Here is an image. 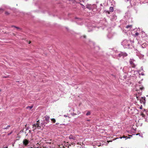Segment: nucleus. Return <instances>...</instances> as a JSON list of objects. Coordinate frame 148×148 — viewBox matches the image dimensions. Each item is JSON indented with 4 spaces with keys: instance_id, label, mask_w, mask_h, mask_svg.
Returning a JSON list of instances; mask_svg holds the SVG:
<instances>
[{
    "instance_id": "nucleus-1",
    "label": "nucleus",
    "mask_w": 148,
    "mask_h": 148,
    "mask_svg": "<svg viewBox=\"0 0 148 148\" xmlns=\"http://www.w3.org/2000/svg\"><path fill=\"white\" fill-rule=\"evenodd\" d=\"M40 122L39 120L36 123H35L33 125L32 128L34 130H36L37 128L38 129H39L40 128V127L39 126Z\"/></svg>"
},
{
    "instance_id": "nucleus-2",
    "label": "nucleus",
    "mask_w": 148,
    "mask_h": 148,
    "mask_svg": "<svg viewBox=\"0 0 148 148\" xmlns=\"http://www.w3.org/2000/svg\"><path fill=\"white\" fill-rule=\"evenodd\" d=\"M45 120L46 121V122H45L41 123V124L42 125V126H45L46 124L49 123V119L50 117L49 116L46 115L45 116Z\"/></svg>"
},
{
    "instance_id": "nucleus-3",
    "label": "nucleus",
    "mask_w": 148,
    "mask_h": 148,
    "mask_svg": "<svg viewBox=\"0 0 148 148\" xmlns=\"http://www.w3.org/2000/svg\"><path fill=\"white\" fill-rule=\"evenodd\" d=\"M29 141L26 139H25L23 141V144L25 146H27L29 143Z\"/></svg>"
},
{
    "instance_id": "nucleus-4",
    "label": "nucleus",
    "mask_w": 148,
    "mask_h": 148,
    "mask_svg": "<svg viewBox=\"0 0 148 148\" xmlns=\"http://www.w3.org/2000/svg\"><path fill=\"white\" fill-rule=\"evenodd\" d=\"M130 63L132 67L134 68L136 66V65L134 63V61L132 60H130Z\"/></svg>"
},
{
    "instance_id": "nucleus-5",
    "label": "nucleus",
    "mask_w": 148,
    "mask_h": 148,
    "mask_svg": "<svg viewBox=\"0 0 148 148\" xmlns=\"http://www.w3.org/2000/svg\"><path fill=\"white\" fill-rule=\"evenodd\" d=\"M69 138L70 139H72L74 140L75 139V137L71 134L69 136Z\"/></svg>"
},
{
    "instance_id": "nucleus-6",
    "label": "nucleus",
    "mask_w": 148,
    "mask_h": 148,
    "mask_svg": "<svg viewBox=\"0 0 148 148\" xmlns=\"http://www.w3.org/2000/svg\"><path fill=\"white\" fill-rule=\"evenodd\" d=\"M132 27V25H129L127 26L126 28L127 29H129L128 30H129Z\"/></svg>"
},
{
    "instance_id": "nucleus-7",
    "label": "nucleus",
    "mask_w": 148,
    "mask_h": 148,
    "mask_svg": "<svg viewBox=\"0 0 148 148\" xmlns=\"http://www.w3.org/2000/svg\"><path fill=\"white\" fill-rule=\"evenodd\" d=\"M63 144H64V145L66 147L69 145L68 143V142H66L65 141L63 142Z\"/></svg>"
},
{
    "instance_id": "nucleus-8",
    "label": "nucleus",
    "mask_w": 148,
    "mask_h": 148,
    "mask_svg": "<svg viewBox=\"0 0 148 148\" xmlns=\"http://www.w3.org/2000/svg\"><path fill=\"white\" fill-rule=\"evenodd\" d=\"M142 98V101H143V103H145V98L144 97H142L141 98Z\"/></svg>"
},
{
    "instance_id": "nucleus-9",
    "label": "nucleus",
    "mask_w": 148,
    "mask_h": 148,
    "mask_svg": "<svg viewBox=\"0 0 148 148\" xmlns=\"http://www.w3.org/2000/svg\"><path fill=\"white\" fill-rule=\"evenodd\" d=\"M110 11L111 12H112L114 11V8L112 7H110Z\"/></svg>"
},
{
    "instance_id": "nucleus-10",
    "label": "nucleus",
    "mask_w": 148,
    "mask_h": 148,
    "mask_svg": "<svg viewBox=\"0 0 148 148\" xmlns=\"http://www.w3.org/2000/svg\"><path fill=\"white\" fill-rule=\"evenodd\" d=\"M33 107V106H27V107H26V108L27 109H29L30 110H31V109H32V108Z\"/></svg>"
},
{
    "instance_id": "nucleus-11",
    "label": "nucleus",
    "mask_w": 148,
    "mask_h": 148,
    "mask_svg": "<svg viewBox=\"0 0 148 148\" xmlns=\"http://www.w3.org/2000/svg\"><path fill=\"white\" fill-rule=\"evenodd\" d=\"M11 27H14L15 28H16V29H21L19 28V27H16L15 26H14V25H12L11 26Z\"/></svg>"
},
{
    "instance_id": "nucleus-12",
    "label": "nucleus",
    "mask_w": 148,
    "mask_h": 148,
    "mask_svg": "<svg viewBox=\"0 0 148 148\" xmlns=\"http://www.w3.org/2000/svg\"><path fill=\"white\" fill-rule=\"evenodd\" d=\"M51 120L52 121L53 123H55L56 122V120L55 119H53V118L51 119Z\"/></svg>"
},
{
    "instance_id": "nucleus-13",
    "label": "nucleus",
    "mask_w": 148,
    "mask_h": 148,
    "mask_svg": "<svg viewBox=\"0 0 148 148\" xmlns=\"http://www.w3.org/2000/svg\"><path fill=\"white\" fill-rule=\"evenodd\" d=\"M90 112L89 111H88L87 112V113L86 114V116H89L90 115Z\"/></svg>"
},
{
    "instance_id": "nucleus-14",
    "label": "nucleus",
    "mask_w": 148,
    "mask_h": 148,
    "mask_svg": "<svg viewBox=\"0 0 148 148\" xmlns=\"http://www.w3.org/2000/svg\"><path fill=\"white\" fill-rule=\"evenodd\" d=\"M139 35V33L138 32H136L134 35L135 37L136 36H138Z\"/></svg>"
},
{
    "instance_id": "nucleus-15",
    "label": "nucleus",
    "mask_w": 148,
    "mask_h": 148,
    "mask_svg": "<svg viewBox=\"0 0 148 148\" xmlns=\"http://www.w3.org/2000/svg\"><path fill=\"white\" fill-rule=\"evenodd\" d=\"M143 117H144L145 116V115L142 112L141 113L140 115Z\"/></svg>"
},
{
    "instance_id": "nucleus-16",
    "label": "nucleus",
    "mask_w": 148,
    "mask_h": 148,
    "mask_svg": "<svg viewBox=\"0 0 148 148\" xmlns=\"http://www.w3.org/2000/svg\"><path fill=\"white\" fill-rule=\"evenodd\" d=\"M10 127V125H8L5 128H4V129H7L8 128Z\"/></svg>"
},
{
    "instance_id": "nucleus-17",
    "label": "nucleus",
    "mask_w": 148,
    "mask_h": 148,
    "mask_svg": "<svg viewBox=\"0 0 148 148\" xmlns=\"http://www.w3.org/2000/svg\"><path fill=\"white\" fill-rule=\"evenodd\" d=\"M127 137V136H125L123 135L122 137H121L120 138L121 139L122 138H126Z\"/></svg>"
},
{
    "instance_id": "nucleus-18",
    "label": "nucleus",
    "mask_w": 148,
    "mask_h": 148,
    "mask_svg": "<svg viewBox=\"0 0 148 148\" xmlns=\"http://www.w3.org/2000/svg\"><path fill=\"white\" fill-rule=\"evenodd\" d=\"M75 19H78L79 20L81 21V19L80 18H78L76 17L75 18Z\"/></svg>"
},
{
    "instance_id": "nucleus-19",
    "label": "nucleus",
    "mask_w": 148,
    "mask_h": 148,
    "mask_svg": "<svg viewBox=\"0 0 148 148\" xmlns=\"http://www.w3.org/2000/svg\"><path fill=\"white\" fill-rule=\"evenodd\" d=\"M129 136H132V135H129ZM130 138V137H129V136H127V137L126 138Z\"/></svg>"
},
{
    "instance_id": "nucleus-20",
    "label": "nucleus",
    "mask_w": 148,
    "mask_h": 148,
    "mask_svg": "<svg viewBox=\"0 0 148 148\" xmlns=\"http://www.w3.org/2000/svg\"><path fill=\"white\" fill-rule=\"evenodd\" d=\"M140 108V109H141V110L142 109H143V106H142V105H141V106H140V108Z\"/></svg>"
},
{
    "instance_id": "nucleus-21",
    "label": "nucleus",
    "mask_w": 148,
    "mask_h": 148,
    "mask_svg": "<svg viewBox=\"0 0 148 148\" xmlns=\"http://www.w3.org/2000/svg\"><path fill=\"white\" fill-rule=\"evenodd\" d=\"M5 14H6L7 15H8L9 14L8 12H5Z\"/></svg>"
},
{
    "instance_id": "nucleus-22",
    "label": "nucleus",
    "mask_w": 148,
    "mask_h": 148,
    "mask_svg": "<svg viewBox=\"0 0 148 148\" xmlns=\"http://www.w3.org/2000/svg\"><path fill=\"white\" fill-rule=\"evenodd\" d=\"M136 98H137V99L138 100L139 99V97H137V95H136Z\"/></svg>"
},
{
    "instance_id": "nucleus-23",
    "label": "nucleus",
    "mask_w": 148,
    "mask_h": 148,
    "mask_svg": "<svg viewBox=\"0 0 148 148\" xmlns=\"http://www.w3.org/2000/svg\"><path fill=\"white\" fill-rule=\"evenodd\" d=\"M51 142H46V143H49L50 144H51Z\"/></svg>"
},
{
    "instance_id": "nucleus-24",
    "label": "nucleus",
    "mask_w": 148,
    "mask_h": 148,
    "mask_svg": "<svg viewBox=\"0 0 148 148\" xmlns=\"http://www.w3.org/2000/svg\"><path fill=\"white\" fill-rule=\"evenodd\" d=\"M143 88H140V89L141 90H142Z\"/></svg>"
},
{
    "instance_id": "nucleus-25",
    "label": "nucleus",
    "mask_w": 148,
    "mask_h": 148,
    "mask_svg": "<svg viewBox=\"0 0 148 148\" xmlns=\"http://www.w3.org/2000/svg\"><path fill=\"white\" fill-rule=\"evenodd\" d=\"M86 8H89V7H88V5L87 6Z\"/></svg>"
},
{
    "instance_id": "nucleus-26",
    "label": "nucleus",
    "mask_w": 148,
    "mask_h": 148,
    "mask_svg": "<svg viewBox=\"0 0 148 148\" xmlns=\"http://www.w3.org/2000/svg\"><path fill=\"white\" fill-rule=\"evenodd\" d=\"M107 12H108V14L110 13L108 11H107Z\"/></svg>"
},
{
    "instance_id": "nucleus-27",
    "label": "nucleus",
    "mask_w": 148,
    "mask_h": 148,
    "mask_svg": "<svg viewBox=\"0 0 148 148\" xmlns=\"http://www.w3.org/2000/svg\"><path fill=\"white\" fill-rule=\"evenodd\" d=\"M8 77H9L8 76H7V77H5V78H8Z\"/></svg>"
},
{
    "instance_id": "nucleus-28",
    "label": "nucleus",
    "mask_w": 148,
    "mask_h": 148,
    "mask_svg": "<svg viewBox=\"0 0 148 148\" xmlns=\"http://www.w3.org/2000/svg\"><path fill=\"white\" fill-rule=\"evenodd\" d=\"M84 38H86V36H84Z\"/></svg>"
},
{
    "instance_id": "nucleus-29",
    "label": "nucleus",
    "mask_w": 148,
    "mask_h": 148,
    "mask_svg": "<svg viewBox=\"0 0 148 148\" xmlns=\"http://www.w3.org/2000/svg\"><path fill=\"white\" fill-rule=\"evenodd\" d=\"M64 116L66 117L67 116L66 115H64Z\"/></svg>"
},
{
    "instance_id": "nucleus-30",
    "label": "nucleus",
    "mask_w": 148,
    "mask_h": 148,
    "mask_svg": "<svg viewBox=\"0 0 148 148\" xmlns=\"http://www.w3.org/2000/svg\"><path fill=\"white\" fill-rule=\"evenodd\" d=\"M112 141H108V142L109 143V142H111Z\"/></svg>"
},
{
    "instance_id": "nucleus-31",
    "label": "nucleus",
    "mask_w": 148,
    "mask_h": 148,
    "mask_svg": "<svg viewBox=\"0 0 148 148\" xmlns=\"http://www.w3.org/2000/svg\"><path fill=\"white\" fill-rule=\"evenodd\" d=\"M138 134H137L136 135H138Z\"/></svg>"
},
{
    "instance_id": "nucleus-32",
    "label": "nucleus",
    "mask_w": 148,
    "mask_h": 148,
    "mask_svg": "<svg viewBox=\"0 0 148 148\" xmlns=\"http://www.w3.org/2000/svg\"><path fill=\"white\" fill-rule=\"evenodd\" d=\"M45 148H48L46 147H45Z\"/></svg>"
},
{
    "instance_id": "nucleus-33",
    "label": "nucleus",
    "mask_w": 148,
    "mask_h": 148,
    "mask_svg": "<svg viewBox=\"0 0 148 148\" xmlns=\"http://www.w3.org/2000/svg\"><path fill=\"white\" fill-rule=\"evenodd\" d=\"M13 34H14V35H15L14 33H13Z\"/></svg>"
},
{
    "instance_id": "nucleus-34",
    "label": "nucleus",
    "mask_w": 148,
    "mask_h": 148,
    "mask_svg": "<svg viewBox=\"0 0 148 148\" xmlns=\"http://www.w3.org/2000/svg\"><path fill=\"white\" fill-rule=\"evenodd\" d=\"M56 124H57V125L58 124V123H56Z\"/></svg>"
},
{
    "instance_id": "nucleus-35",
    "label": "nucleus",
    "mask_w": 148,
    "mask_h": 148,
    "mask_svg": "<svg viewBox=\"0 0 148 148\" xmlns=\"http://www.w3.org/2000/svg\"><path fill=\"white\" fill-rule=\"evenodd\" d=\"M140 101H141V100L140 99Z\"/></svg>"
},
{
    "instance_id": "nucleus-36",
    "label": "nucleus",
    "mask_w": 148,
    "mask_h": 148,
    "mask_svg": "<svg viewBox=\"0 0 148 148\" xmlns=\"http://www.w3.org/2000/svg\"><path fill=\"white\" fill-rule=\"evenodd\" d=\"M1 91V90L0 89V92Z\"/></svg>"
},
{
    "instance_id": "nucleus-37",
    "label": "nucleus",
    "mask_w": 148,
    "mask_h": 148,
    "mask_svg": "<svg viewBox=\"0 0 148 148\" xmlns=\"http://www.w3.org/2000/svg\"><path fill=\"white\" fill-rule=\"evenodd\" d=\"M68 148H69V147H68Z\"/></svg>"
},
{
    "instance_id": "nucleus-38",
    "label": "nucleus",
    "mask_w": 148,
    "mask_h": 148,
    "mask_svg": "<svg viewBox=\"0 0 148 148\" xmlns=\"http://www.w3.org/2000/svg\"><path fill=\"white\" fill-rule=\"evenodd\" d=\"M70 0H69V1H70Z\"/></svg>"
}]
</instances>
